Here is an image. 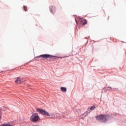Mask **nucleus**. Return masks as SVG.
<instances>
[{
  "mask_svg": "<svg viewBox=\"0 0 126 126\" xmlns=\"http://www.w3.org/2000/svg\"><path fill=\"white\" fill-rule=\"evenodd\" d=\"M39 118V115H38L37 113H33L31 117L30 120L32 122H33V123H36V122H38Z\"/></svg>",
  "mask_w": 126,
  "mask_h": 126,
  "instance_id": "7ed1b4c3",
  "label": "nucleus"
},
{
  "mask_svg": "<svg viewBox=\"0 0 126 126\" xmlns=\"http://www.w3.org/2000/svg\"><path fill=\"white\" fill-rule=\"evenodd\" d=\"M76 23H78V22H77V20H76Z\"/></svg>",
  "mask_w": 126,
  "mask_h": 126,
  "instance_id": "4468645a",
  "label": "nucleus"
},
{
  "mask_svg": "<svg viewBox=\"0 0 126 126\" xmlns=\"http://www.w3.org/2000/svg\"><path fill=\"white\" fill-rule=\"evenodd\" d=\"M1 126H11V125H8V124H7V125H3Z\"/></svg>",
  "mask_w": 126,
  "mask_h": 126,
  "instance_id": "9b49d317",
  "label": "nucleus"
},
{
  "mask_svg": "<svg viewBox=\"0 0 126 126\" xmlns=\"http://www.w3.org/2000/svg\"><path fill=\"white\" fill-rule=\"evenodd\" d=\"M15 83L17 84H20V83H21V79H20V78H17L16 80H15Z\"/></svg>",
  "mask_w": 126,
  "mask_h": 126,
  "instance_id": "423d86ee",
  "label": "nucleus"
},
{
  "mask_svg": "<svg viewBox=\"0 0 126 126\" xmlns=\"http://www.w3.org/2000/svg\"><path fill=\"white\" fill-rule=\"evenodd\" d=\"M56 10V7L54 6L50 7V11L51 12H54Z\"/></svg>",
  "mask_w": 126,
  "mask_h": 126,
  "instance_id": "0eeeda50",
  "label": "nucleus"
},
{
  "mask_svg": "<svg viewBox=\"0 0 126 126\" xmlns=\"http://www.w3.org/2000/svg\"><path fill=\"white\" fill-rule=\"evenodd\" d=\"M107 88H108L109 90H112V88L111 87H108Z\"/></svg>",
  "mask_w": 126,
  "mask_h": 126,
  "instance_id": "f8f14e48",
  "label": "nucleus"
},
{
  "mask_svg": "<svg viewBox=\"0 0 126 126\" xmlns=\"http://www.w3.org/2000/svg\"><path fill=\"white\" fill-rule=\"evenodd\" d=\"M79 20L82 22V25H85L86 24H87V20L85 19H82V18H80Z\"/></svg>",
  "mask_w": 126,
  "mask_h": 126,
  "instance_id": "39448f33",
  "label": "nucleus"
},
{
  "mask_svg": "<svg viewBox=\"0 0 126 126\" xmlns=\"http://www.w3.org/2000/svg\"><path fill=\"white\" fill-rule=\"evenodd\" d=\"M24 9L25 11H27V6H24Z\"/></svg>",
  "mask_w": 126,
  "mask_h": 126,
  "instance_id": "1a4fd4ad",
  "label": "nucleus"
},
{
  "mask_svg": "<svg viewBox=\"0 0 126 126\" xmlns=\"http://www.w3.org/2000/svg\"><path fill=\"white\" fill-rule=\"evenodd\" d=\"M95 109V106H92L91 107L90 110H93Z\"/></svg>",
  "mask_w": 126,
  "mask_h": 126,
  "instance_id": "9d476101",
  "label": "nucleus"
},
{
  "mask_svg": "<svg viewBox=\"0 0 126 126\" xmlns=\"http://www.w3.org/2000/svg\"><path fill=\"white\" fill-rule=\"evenodd\" d=\"M61 90L62 91V92H66V88L61 87Z\"/></svg>",
  "mask_w": 126,
  "mask_h": 126,
  "instance_id": "6e6552de",
  "label": "nucleus"
},
{
  "mask_svg": "<svg viewBox=\"0 0 126 126\" xmlns=\"http://www.w3.org/2000/svg\"><path fill=\"white\" fill-rule=\"evenodd\" d=\"M48 58H50V59H52V58H55V59H57V58L58 57L54 56H51L49 54H44L36 57V59H38V61H44V60H46Z\"/></svg>",
  "mask_w": 126,
  "mask_h": 126,
  "instance_id": "f257e3e1",
  "label": "nucleus"
},
{
  "mask_svg": "<svg viewBox=\"0 0 126 126\" xmlns=\"http://www.w3.org/2000/svg\"><path fill=\"white\" fill-rule=\"evenodd\" d=\"M59 58H60V59H63V58L64 57H59Z\"/></svg>",
  "mask_w": 126,
  "mask_h": 126,
  "instance_id": "ddd939ff",
  "label": "nucleus"
},
{
  "mask_svg": "<svg viewBox=\"0 0 126 126\" xmlns=\"http://www.w3.org/2000/svg\"><path fill=\"white\" fill-rule=\"evenodd\" d=\"M86 39H87V37H86Z\"/></svg>",
  "mask_w": 126,
  "mask_h": 126,
  "instance_id": "2eb2a0df",
  "label": "nucleus"
},
{
  "mask_svg": "<svg viewBox=\"0 0 126 126\" xmlns=\"http://www.w3.org/2000/svg\"><path fill=\"white\" fill-rule=\"evenodd\" d=\"M107 118L108 115L101 114L96 116V120L102 122V123H106L108 121V119H107Z\"/></svg>",
  "mask_w": 126,
  "mask_h": 126,
  "instance_id": "f03ea898",
  "label": "nucleus"
},
{
  "mask_svg": "<svg viewBox=\"0 0 126 126\" xmlns=\"http://www.w3.org/2000/svg\"><path fill=\"white\" fill-rule=\"evenodd\" d=\"M37 111L39 112L40 114H42L43 115H45L48 117H50V114L49 113L44 109H37Z\"/></svg>",
  "mask_w": 126,
  "mask_h": 126,
  "instance_id": "20e7f679",
  "label": "nucleus"
}]
</instances>
